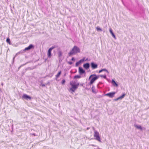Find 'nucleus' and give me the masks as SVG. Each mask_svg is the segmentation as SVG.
<instances>
[{"label": "nucleus", "mask_w": 149, "mask_h": 149, "mask_svg": "<svg viewBox=\"0 0 149 149\" xmlns=\"http://www.w3.org/2000/svg\"><path fill=\"white\" fill-rule=\"evenodd\" d=\"M79 84V83L72 81L70 83V86L68 89L69 91L71 93L74 92L77 88Z\"/></svg>", "instance_id": "f257e3e1"}, {"label": "nucleus", "mask_w": 149, "mask_h": 149, "mask_svg": "<svg viewBox=\"0 0 149 149\" xmlns=\"http://www.w3.org/2000/svg\"><path fill=\"white\" fill-rule=\"evenodd\" d=\"M99 77V75H97L95 74L91 75L88 79L90 81V84H93L96 80L98 79Z\"/></svg>", "instance_id": "f03ea898"}, {"label": "nucleus", "mask_w": 149, "mask_h": 149, "mask_svg": "<svg viewBox=\"0 0 149 149\" xmlns=\"http://www.w3.org/2000/svg\"><path fill=\"white\" fill-rule=\"evenodd\" d=\"M80 50L79 48L77 46H74L72 49V50L69 53L70 55L78 53H80Z\"/></svg>", "instance_id": "7ed1b4c3"}, {"label": "nucleus", "mask_w": 149, "mask_h": 149, "mask_svg": "<svg viewBox=\"0 0 149 149\" xmlns=\"http://www.w3.org/2000/svg\"><path fill=\"white\" fill-rule=\"evenodd\" d=\"M94 136L96 140L100 142H101L100 137L98 132L97 131H95L94 132Z\"/></svg>", "instance_id": "20e7f679"}, {"label": "nucleus", "mask_w": 149, "mask_h": 149, "mask_svg": "<svg viewBox=\"0 0 149 149\" xmlns=\"http://www.w3.org/2000/svg\"><path fill=\"white\" fill-rule=\"evenodd\" d=\"M22 98L26 100H31V98L30 96L26 94H24L22 96Z\"/></svg>", "instance_id": "39448f33"}, {"label": "nucleus", "mask_w": 149, "mask_h": 149, "mask_svg": "<svg viewBox=\"0 0 149 149\" xmlns=\"http://www.w3.org/2000/svg\"><path fill=\"white\" fill-rule=\"evenodd\" d=\"M54 48H55L54 47H52L50 48L48 50V52H47V56L49 58H50L51 57V56H52V54H51L52 51Z\"/></svg>", "instance_id": "423d86ee"}, {"label": "nucleus", "mask_w": 149, "mask_h": 149, "mask_svg": "<svg viewBox=\"0 0 149 149\" xmlns=\"http://www.w3.org/2000/svg\"><path fill=\"white\" fill-rule=\"evenodd\" d=\"M91 65L93 69L97 68L98 66V65L97 64L93 62L91 63Z\"/></svg>", "instance_id": "0eeeda50"}, {"label": "nucleus", "mask_w": 149, "mask_h": 149, "mask_svg": "<svg viewBox=\"0 0 149 149\" xmlns=\"http://www.w3.org/2000/svg\"><path fill=\"white\" fill-rule=\"evenodd\" d=\"M115 93H116L115 92L110 93H108L105 94V95L108 96L112 98L114 96Z\"/></svg>", "instance_id": "6e6552de"}, {"label": "nucleus", "mask_w": 149, "mask_h": 149, "mask_svg": "<svg viewBox=\"0 0 149 149\" xmlns=\"http://www.w3.org/2000/svg\"><path fill=\"white\" fill-rule=\"evenodd\" d=\"M111 83L112 85L115 87H118V83L116 82L114 80L112 79L111 81Z\"/></svg>", "instance_id": "1a4fd4ad"}, {"label": "nucleus", "mask_w": 149, "mask_h": 149, "mask_svg": "<svg viewBox=\"0 0 149 149\" xmlns=\"http://www.w3.org/2000/svg\"><path fill=\"white\" fill-rule=\"evenodd\" d=\"M88 60V58H84L80 60L79 61L77 62V63L80 64L81 63L85 61H86Z\"/></svg>", "instance_id": "9d476101"}, {"label": "nucleus", "mask_w": 149, "mask_h": 149, "mask_svg": "<svg viewBox=\"0 0 149 149\" xmlns=\"http://www.w3.org/2000/svg\"><path fill=\"white\" fill-rule=\"evenodd\" d=\"M83 66L84 68L86 69H88L90 67V65L89 63H87L84 64L83 65Z\"/></svg>", "instance_id": "9b49d317"}, {"label": "nucleus", "mask_w": 149, "mask_h": 149, "mask_svg": "<svg viewBox=\"0 0 149 149\" xmlns=\"http://www.w3.org/2000/svg\"><path fill=\"white\" fill-rule=\"evenodd\" d=\"M79 72L80 74H83L85 72V71L81 67L79 68Z\"/></svg>", "instance_id": "f8f14e48"}, {"label": "nucleus", "mask_w": 149, "mask_h": 149, "mask_svg": "<svg viewBox=\"0 0 149 149\" xmlns=\"http://www.w3.org/2000/svg\"><path fill=\"white\" fill-rule=\"evenodd\" d=\"M109 31L110 33H111V35H112V36L115 39H116V36H115V35L113 33L112 30L111 28L109 29Z\"/></svg>", "instance_id": "ddd939ff"}, {"label": "nucleus", "mask_w": 149, "mask_h": 149, "mask_svg": "<svg viewBox=\"0 0 149 149\" xmlns=\"http://www.w3.org/2000/svg\"><path fill=\"white\" fill-rule=\"evenodd\" d=\"M33 47V46L32 45H30L29 46H28V47L26 48L24 50V51H26V50H28L31 49Z\"/></svg>", "instance_id": "4468645a"}, {"label": "nucleus", "mask_w": 149, "mask_h": 149, "mask_svg": "<svg viewBox=\"0 0 149 149\" xmlns=\"http://www.w3.org/2000/svg\"><path fill=\"white\" fill-rule=\"evenodd\" d=\"M102 71L106 72L108 73H109V72L108 71V70L107 69H106L104 68V69H102L100 70L99 71V73H100L101 72H102Z\"/></svg>", "instance_id": "2eb2a0df"}, {"label": "nucleus", "mask_w": 149, "mask_h": 149, "mask_svg": "<svg viewBox=\"0 0 149 149\" xmlns=\"http://www.w3.org/2000/svg\"><path fill=\"white\" fill-rule=\"evenodd\" d=\"M125 94H123L121 96H120L117 99H116L115 100H121L125 96Z\"/></svg>", "instance_id": "dca6fc26"}, {"label": "nucleus", "mask_w": 149, "mask_h": 149, "mask_svg": "<svg viewBox=\"0 0 149 149\" xmlns=\"http://www.w3.org/2000/svg\"><path fill=\"white\" fill-rule=\"evenodd\" d=\"M96 29L97 31L98 32H101L102 31V29L99 26H97L96 27Z\"/></svg>", "instance_id": "f3484780"}, {"label": "nucleus", "mask_w": 149, "mask_h": 149, "mask_svg": "<svg viewBox=\"0 0 149 149\" xmlns=\"http://www.w3.org/2000/svg\"><path fill=\"white\" fill-rule=\"evenodd\" d=\"M135 127L138 129H140V130L142 131L143 129L141 126L140 125H136Z\"/></svg>", "instance_id": "a211bd4d"}, {"label": "nucleus", "mask_w": 149, "mask_h": 149, "mask_svg": "<svg viewBox=\"0 0 149 149\" xmlns=\"http://www.w3.org/2000/svg\"><path fill=\"white\" fill-rule=\"evenodd\" d=\"M92 90L93 92L94 93H95L97 92L95 90V87L94 86H93L92 87Z\"/></svg>", "instance_id": "6ab92c4d"}, {"label": "nucleus", "mask_w": 149, "mask_h": 149, "mask_svg": "<svg viewBox=\"0 0 149 149\" xmlns=\"http://www.w3.org/2000/svg\"><path fill=\"white\" fill-rule=\"evenodd\" d=\"M61 73V71H59L58 72V73L57 74V75L56 76V77L57 78L58 77H59V76L60 75Z\"/></svg>", "instance_id": "aec40b11"}, {"label": "nucleus", "mask_w": 149, "mask_h": 149, "mask_svg": "<svg viewBox=\"0 0 149 149\" xmlns=\"http://www.w3.org/2000/svg\"><path fill=\"white\" fill-rule=\"evenodd\" d=\"M6 42L9 43V44L11 45V43L10 42V39L9 38H7L6 39Z\"/></svg>", "instance_id": "412c9836"}, {"label": "nucleus", "mask_w": 149, "mask_h": 149, "mask_svg": "<svg viewBox=\"0 0 149 149\" xmlns=\"http://www.w3.org/2000/svg\"><path fill=\"white\" fill-rule=\"evenodd\" d=\"M81 78V76L79 75H75L74 77V79H79Z\"/></svg>", "instance_id": "4be33fe9"}, {"label": "nucleus", "mask_w": 149, "mask_h": 149, "mask_svg": "<svg viewBox=\"0 0 149 149\" xmlns=\"http://www.w3.org/2000/svg\"><path fill=\"white\" fill-rule=\"evenodd\" d=\"M100 77H103L104 78V79H106V75H101L100 76Z\"/></svg>", "instance_id": "5701e85b"}, {"label": "nucleus", "mask_w": 149, "mask_h": 149, "mask_svg": "<svg viewBox=\"0 0 149 149\" xmlns=\"http://www.w3.org/2000/svg\"><path fill=\"white\" fill-rule=\"evenodd\" d=\"M58 54L59 56H61L62 54V53L60 51L59 52H58Z\"/></svg>", "instance_id": "b1692460"}, {"label": "nucleus", "mask_w": 149, "mask_h": 149, "mask_svg": "<svg viewBox=\"0 0 149 149\" xmlns=\"http://www.w3.org/2000/svg\"><path fill=\"white\" fill-rule=\"evenodd\" d=\"M65 82V80H63L62 81V84H64Z\"/></svg>", "instance_id": "393cba45"}, {"label": "nucleus", "mask_w": 149, "mask_h": 149, "mask_svg": "<svg viewBox=\"0 0 149 149\" xmlns=\"http://www.w3.org/2000/svg\"><path fill=\"white\" fill-rule=\"evenodd\" d=\"M72 60L75 61V59L74 58H72Z\"/></svg>", "instance_id": "a878e982"}, {"label": "nucleus", "mask_w": 149, "mask_h": 149, "mask_svg": "<svg viewBox=\"0 0 149 149\" xmlns=\"http://www.w3.org/2000/svg\"><path fill=\"white\" fill-rule=\"evenodd\" d=\"M69 63L70 64H72V63L71 62H69Z\"/></svg>", "instance_id": "bb28decb"}, {"label": "nucleus", "mask_w": 149, "mask_h": 149, "mask_svg": "<svg viewBox=\"0 0 149 149\" xmlns=\"http://www.w3.org/2000/svg\"><path fill=\"white\" fill-rule=\"evenodd\" d=\"M79 64H78V63H76V65H79Z\"/></svg>", "instance_id": "cd10ccee"}, {"label": "nucleus", "mask_w": 149, "mask_h": 149, "mask_svg": "<svg viewBox=\"0 0 149 149\" xmlns=\"http://www.w3.org/2000/svg\"><path fill=\"white\" fill-rule=\"evenodd\" d=\"M141 16H142V14H141Z\"/></svg>", "instance_id": "c85d7f7f"}]
</instances>
